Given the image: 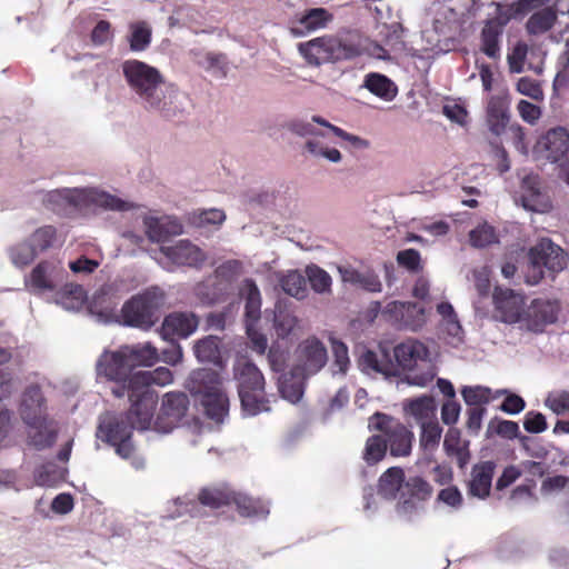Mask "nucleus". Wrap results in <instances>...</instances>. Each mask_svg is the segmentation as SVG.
<instances>
[{"label":"nucleus","mask_w":569,"mask_h":569,"mask_svg":"<svg viewBox=\"0 0 569 569\" xmlns=\"http://www.w3.org/2000/svg\"><path fill=\"white\" fill-rule=\"evenodd\" d=\"M428 357L429 350L422 342L407 339L393 348V359L385 348L379 352L367 350L360 358V365L365 369L391 376L398 369L412 371L420 362H426Z\"/></svg>","instance_id":"f257e3e1"},{"label":"nucleus","mask_w":569,"mask_h":569,"mask_svg":"<svg viewBox=\"0 0 569 569\" xmlns=\"http://www.w3.org/2000/svg\"><path fill=\"white\" fill-rule=\"evenodd\" d=\"M122 73L131 91L146 108L161 110L166 107V94L162 89L164 78L156 67L129 59L122 63Z\"/></svg>","instance_id":"f03ea898"},{"label":"nucleus","mask_w":569,"mask_h":569,"mask_svg":"<svg viewBox=\"0 0 569 569\" xmlns=\"http://www.w3.org/2000/svg\"><path fill=\"white\" fill-rule=\"evenodd\" d=\"M46 398L38 385L26 388L19 408L22 421L37 431L31 437V442L37 449L50 448L57 440L58 431L48 419Z\"/></svg>","instance_id":"7ed1b4c3"},{"label":"nucleus","mask_w":569,"mask_h":569,"mask_svg":"<svg viewBox=\"0 0 569 569\" xmlns=\"http://www.w3.org/2000/svg\"><path fill=\"white\" fill-rule=\"evenodd\" d=\"M164 293L153 287L132 296L120 310L119 322L129 328L149 331L160 319Z\"/></svg>","instance_id":"20e7f679"},{"label":"nucleus","mask_w":569,"mask_h":569,"mask_svg":"<svg viewBox=\"0 0 569 569\" xmlns=\"http://www.w3.org/2000/svg\"><path fill=\"white\" fill-rule=\"evenodd\" d=\"M242 410L248 416L269 411V400L264 392V377L259 368L247 359L238 360L233 368Z\"/></svg>","instance_id":"39448f33"},{"label":"nucleus","mask_w":569,"mask_h":569,"mask_svg":"<svg viewBox=\"0 0 569 569\" xmlns=\"http://www.w3.org/2000/svg\"><path fill=\"white\" fill-rule=\"evenodd\" d=\"M369 429L382 433L392 457L405 458L411 455L415 433L399 419L376 412L369 418Z\"/></svg>","instance_id":"423d86ee"},{"label":"nucleus","mask_w":569,"mask_h":569,"mask_svg":"<svg viewBox=\"0 0 569 569\" xmlns=\"http://www.w3.org/2000/svg\"><path fill=\"white\" fill-rule=\"evenodd\" d=\"M122 346L114 351H104L97 361V375L116 382L111 393L116 398L126 396L127 387L136 371L132 370Z\"/></svg>","instance_id":"0eeeda50"},{"label":"nucleus","mask_w":569,"mask_h":569,"mask_svg":"<svg viewBox=\"0 0 569 569\" xmlns=\"http://www.w3.org/2000/svg\"><path fill=\"white\" fill-rule=\"evenodd\" d=\"M126 395L130 401V407L124 415L128 422L140 431L150 429L152 423L154 425V412L159 401L157 391H146L130 380Z\"/></svg>","instance_id":"6e6552de"},{"label":"nucleus","mask_w":569,"mask_h":569,"mask_svg":"<svg viewBox=\"0 0 569 569\" xmlns=\"http://www.w3.org/2000/svg\"><path fill=\"white\" fill-rule=\"evenodd\" d=\"M190 399L183 391H169L162 396L154 429L167 433L178 427L189 410Z\"/></svg>","instance_id":"1a4fd4ad"},{"label":"nucleus","mask_w":569,"mask_h":569,"mask_svg":"<svg viewBox=\"0 0 569 569\" xmlns=\"http://www.w3.org/2000/svg\"><path fill=\"white\" fill-rule=\"evenodd\" d=\"M299 52L310 64L339 60L346 54V46L336 37L323 36L299 43Z\"/></svg>","instance_id":"9d476101"},{"label":"nucleus","mask_w":569,"mask_h":569,"mask_svg":"<svg viewBox=\"0 0 569 569\" xmlns=\"http://www.w3.org/2000/svg\"><path fill=\"white\" fill-rule=\"evenodd\" d=\"M67 276L60 260H42L30 272L26 286L34 293L54 291Z\"/></svg>","instance_id":"9b49d317"},{"label":"nucleus","mask_w":569,"mask_h":569,"mask_svg":"<svg viewBox=\"0 0 569 569\" xmlns=\"http://www.w3.org/2000/svg\"><path fill=\"white\" fill-rule=\"evenodd\" d=\"M493 306L496 318L505 323L522 321L526 299L522 295L509 288L496 287L493 291Z\"/></svg>","instance_id":"f8f14e48"},{"label":"nucleus","mask_w":569,"mask_h":569,"mask_svg":"<svg viewBox=\"0 0 569 569\" xmlns=\"http://www.w3.org/2000/svg\"><path fill=\"white\" fill-rule=\"evenodd\" d=\"M298 363L293 367V376L317 373L327 362V349L317 338L302 341L297 349Z\"/></svg>","instance_id":"ddd939ff"},{"label":"nucleus","mask_w":569,"mask_h":569,"mask_svg":"<svg viewBox=\"0 0 569 569\" xmlns=\"http://www.w3.org/2000/svg\"><path fill=\"white\" fill-rule=\"evenodd\" d=\"M560 307L557 301L533 299L525 311L522 321L528 330L542 332L548 325L557 321Z\"/></svg>","instance_id":"4468645a"},{"label":"nucleus","mask_w":569,"mask_h":569,"mask_svg":"<svg viewBox=\"0 0 569 569\" xmlns=\"http://www.w3.org/2000/svg\"><path fill=\"white\" fill-rule=\"evenodd\" d=\"M507 17L501 10H498L496 6V14L485 21L480 33V50L489 58L497 59L500 57V40L505 30V27L509 22Z\"/></svg>","instance_id":"2eb2a0df"},{"label":"nucleus","mask_w":569,"mask_h":569,"mask_svg":"<svg viewBox=\"0 0 569 569\" xmlns=\"http://www.w3.org/2000/svg\"><path fill=\"white\" fill-rule=\"evenodd\" d=\"M535 149L551 162L562 160L569 152V131L565 127L551 128L540 137Z\"/></svg>","instance_id":"dca6fc26"},{"label":"nucleus","mask_w":569,"mask_h":569,"mask_svg":"<svg viewBox=\"0 0 569 569\" xmlns=\"http://www.w3.org/2000/svg\"><path fill=\"white\" fill-rule=\"evenodd\" d=\"M198 325V318L193 313L171 312L162 321L160 336L163 340L173 342L177 338H188L197 330Z\"/></svg>","instance_id":"f3484780"},{"label":"nucleus","mask_w":569,"mask_h":569,"mask_svg":"<svg viewBox=\"0 0 569 569\" xmlns=\"http://www.w3.org/2000/svg\"><path fill=\"white\" fill-rule=\"evenodd\" d=\"M332 19V13L325 8L306 9L292 20L290 30L293 36L302 37L326 28Z\"/></svg>","instance_id":"a211bd4d"},{"label":"nucleus","mask_w":569,"mask_h":569,"mask_svg":"<svg viewBox=\"0 0 569 569\" xmlns=\"http://www.w3.org/2000/svg\"><path fill=\"white\" fill-rule=\"evenodd\" d=\"M496 463L487 460L476 463L470 472V480L467 483L468 495L479 499L490 496Z\"/></svg>","instance_id":"6ab92c4d"},{"label":"nucleus","mask_w":569,"mask_h":569,"mask_svg":"<svg viewBox=\"0 0 569 569\" xmlns=\"http://www.w3.org/2000/svg\"><path fill=\"white\" fill-rule=\"evenodd\" d=\"M161 251L178 266L199 268L206 261L204 252L188 240H180L174 246L162 247Z\"/></svg>","instance_id":"aec40b11"},{"label":"nucleus","mask_w":569,"mask_h":569,"mask_svg":"<svg viewBox=\"0 0 569 569\" xmlns=\"http://www.w3.org/2000/svg\"><path fill=\"white\" fill-rule=\"evenodd\" d=\"M396 322L412 330L418 329L425 322V310L415 302L391 301L386 307Z\"/></svg>","instance_id":"412c9836"},{"label":"nucleus","mask_w":569,"mask_h":569,"mask_svg":"<svg viewBox=\"0 0 569 569\" xmlns=\"http://www.w3.org/2000/svg\"><path fill=\"white\" fill-rule=\"evenodd\" d=\"M134 429L136 427H133L131 422H128L126 416H108L100 421L97 437L111 446L127 438H131Z\"/></svg>","instance_id":"4be33fe9"},{"label":"nucleus","mask_w":569,"mask_h":569,"mask_svg":"<svg viewBox=\"0 0 569 569\" xmlns=\"http://www.w3.org/2000/svg\"><path fill=\"white\" fill-rule=\"evenodd\" d=\"M535 253L541 259L543 267L551 273L563 270L567 266V254L550 239H541L535 247Z\"/></svg>","instance_id":"5701e85b"},{"label":"nucleus","mask_w":569,"mask_h":569,"mask_svg":"<svg viewBox=\"0 0 569 569\" xmlns=\"http://www.w3.org/2000/svg\"><path fill=\"white\" fill-rule=\"evenodd\" d=\"M122 348L132 370L137 367H152L160 360L157 347L150 341L124 345Z\"/></svg>","instance_id":"b1692460"},{"label":"nucleus","mask_w":569,"mask_h":569,"mask_svg":"<svg viewBox=\"0 0 569 569\" xmlns=\"http://www.w3.org/2000/svg\"><path fill=\"white\" fill-rule=\"evenodd\" d=\"M443 449L448 457L456 458L459 469H466L470 461L471 453L469 442L461 439L459 429H448L443 440Z\"/></svg>","instance_id":"393cba45"},{"label":"nucleus","mask_w":569,"mask_h":569,"mask_svg":"<svg viewBox=\"0 0 569 569\" xmlns=\"http://www.w3.org/2000/svg\"><path fill=\"white\" fill-rule=\"evenodd\" d=\"M234 499V490L228 485H216L200 489L198 493V501L204 507L210 509H220L226 506L232 505Z\"/></svg>","instance_id":"a878e982"},{"label":"nucleus","mask_w":569,"mask_h":569,"mask_svg":"<svg viewBox=\"0 0 569 569\" xmlns=\"http://www.w3.org/2000/svg\"><path fill=\"white\" fill-rule=\"evenodd\" d=\"M117 305L118 301L113 287L104 284L93 295L89 309L98 317L108 320L114 316Z\"/></svg>","instance_id":"bb28decb"},{"label":"nucleus","mask_w":569,"mask_h":569,"mask_svg":"<svg viewBox=\"0 0 569 569\" xmlns=\"http://www.w3.org/2000/svg\"><path fill=\"white\" fill-rule=\"evenodd\" d=\"M487 121L492 133L500 136L505 131L509 122L508 101L505 97L492 96L490 98Z\"/></svg>","instance_id":"cd10ccee"},{"label":"nucleus","mask_w":569,"mask_h":569,"mask_svg":"<svg viewBox=\"0 0 569 569\" xmlns=\"http://www.w3.org/2000/svg\"><path fill=\"white\" fill-rule=\"evenodd\" d=\"M405 411L412 416L419 426L437 421V406L433 397L421 396L405 403Z\"/></svg>","instance_id":"c85d7f7f"},{"label":"nucleus","mask_w":569,"mask_h":569,"mask_svg":"<svg viewBox=\"0 0 569 569\" xmlns=\"http://www.w3.org/2000/svg\"><path fill=\"white\" fill-rule=\"evenodd\" d=\"M405 471L401 467L388 468L379 478L378 493L389 500L396 499L398 492L405 487Z\"/></svg>","instance_id":"c756f323"},{"label":"nucleus","mask_w":569,"mask_h":569,"mask_svg":"<svg viewBox=\"0 0 569 569\" xmlns=\"http://www.w3.org/2000/svg\"><path fill=\"white\" fill-rule=\"evenodd\" d=\"M133 385L146 391H154L151 386L164 387L173 382V373L167 367H158L151 371H136L131 378Z\"/></svg>","instance_id":"7c9ffc66"},{"label":"nucleus","mask_w":569,"mask_h":569,"mask_svg":"<svg viewBox=\"0 0 569 569\" xmlns=\"http://www.w3.org/2000/svg\"><path fill=\"white\" fill-rule=\"evenodd\" d=\"M147 236L153 242H164L170 236L180 234L182 224L177 220L162 221L158 218L146 220Z\"/></svg>","instance_id":"2f4dec72"},{"label":"nucleus","mask_w":569,"mask_h":569,"mask_svg":"<svg viewBox=\"0 0 569 569\" xmlns=\"http://www.w3.org/2000/svg\"><path fill=\"white\" fill-rule=\"evenodd\" d=\"M507 393V390H492L483 386H466L461 389V396L469 408L483 407L491 400Z\"/></svg>","instance_id":"473e14b6"},{"label":"nucleus","mask_w":569,"mask_h":569,"mask_svg":"<svg viewBox=\"0 0 569 569\" xmlns=\"http://www.w3.org/2000/svg\"><path fill=\"white\" fill-rule=\"evenodd\" d=\"M203 406L207 416L210 419L220 422L228 413L229 399L221 391L212 389V391L206 393Z\"/></svg>","instance_id":"72a5a7b5"},{"label":"nucleus","mask_w":569,"mask_h":569,"mask_svg":"<svg viewBox=\"0 0 569 569\" xmlns=\"http://www.w3.org/2000/svg\"><path fill=\"white\" fill-rule=\"evenodd\" d=\"M365 87L375 96L390 101L397 94V88L395 83L383 74L369 73L365 80Z\"/></svg>","instance_id":"f704fd0d"},{"label":"nucleus","mask_w":569,"mask_h":569,"mask_svg":"<svg viewBox=\"0 0 569 569\" xmlns=\"http://www.w3.org/2000/svg\"><path fill=\"white\" fill-rule=\"evenodd\" d=\"M557 20V10L552 7L535 12L527 21L526 29L530 34H541L549 31Z\"/></svg>","instance_id":"c9c22d12"},{"label":"nucleus","mask_w":569,"mask_h":569,"mask_svg":"<svg viewBox=\"0 0 569 569\" xmlns=\"http://www.w3.org/2000/svg\"><path fill=\"white\" fill-rule=\"evenodd\" d=\"M238 262L237 261H228L220 267L216 269V281L212 284L214 288V291L212 293V297L208 298L209 303H216L223 300V297L228 295L230 290V281L226 279L224 277L229 273H232L234 269L237 268Z\"/></svg>","instance_id":"e433bc0d"},{"label":"nucleus","mask_w":569,"mask_h":569,"mask_svg":"<svg viewBox=\"0 0 569 569\" xmlns=\"http://www.w3.org/2000/svg\"><path fill=\"white\" fill-rule=\"evenodd\" d=\"M218 337L208 336L194 345V355L200 362L220 363L221 353Z\"/></svg>","instance_id":"4c0bfd02"},{"label":"nucleus","mask_w":569,"mask_h":569,"mask_svg":"<svg viewBox=\"0 0 569 569\" xmlns=\"http://www.w3.org/2000/svg\"><path fill=\"white\" fill-rule=\"evenodd\" d=\"M442 436V428L437 421L422 423L420 426L419 446L428 455H432L439 447Z\"/></svg>","instance_id":"58836bf2"},{"label":"nucleus","mask_w":569,"mask_h":569,"mask_svg":"<svg viewBox=\"0 0 569 569\" xmlns=\"http://www.w3.org/2000/svg\"><path fill=\"white\" fill-rule=\"evenodd\" d=\"M308 376H293V368L290 375H284L279 383V391L282 398L289 400L292 403L298 402L303 395V379Z\"/></svg>","instance_id":"ea45409f"},{"label":"nucleus","mask_w":569,"mask_h":569,"mask_svg":"<svg viewBox=\"0 0 569 569\" xmlns=\"http://www.w3.org/2000/svg\"><path fill=\"white\" fill-rule=\"evenodd\" d=\"M432 492V486L420 476L409 477L401 491L403 497H410L420 502L429 500Z\"/></svg>","instance_id":"a19ab883"},{"label":"nucleus","mask_w":569,"mask_h":569,"mask_svg":"<svg viewBox=\"0 0 569 569\" xmlns=\"http://www.w3.org/2000/svg\"><path fill=\"white\" fill-rule=\"evenodd\" d=\"M387 451L388 447L382 433L372 435L366 441L362 458L369 466H373L386 457Z\"/></svg>","instance_id":"79ce46f5"},{"label":"nucleus","mask_w":569,"mask_h":569,"mask_svg":"<svg viewBox=\"0 0 569 569\" xmlns=\"http://www.w3.org/2000/svg\"><path fill=\"white\" fill-rule=\"evenodd\" d=\"M282 290L297 299H303L307 296L306 278L297 270L289 271L280 279Z\"/></svg>","instance_id":"37998d69"},{"label":"nucleus","mask_w":569,"mask_h":569,"mask_svg":"<svg viewBox=\"0 0 569 569\" xmlns=\"http://www.w3.org/2000/svg\"><path fill=\"white\" fill-rule=\"evenodd\" d=\"M129 44L134 52L144 51L151 43V29L146 22L130 24Z\"/></svg>","instance_id":"c03bdc74"},{"label":"nucleus","mask_w":569,"mask_h":569,"mask_svg":"<svg viewBox=\"0 0 569 569\" xmlns=\"http://www.w3.org/2000/svg\"><path fill=\"white\" fill-rule=\"evenodd\" d=\"M247 298H246V321L254 325L260 319L261 298L260 291L252 280H247Z\"/></svg>","instance_id":"a18cd8bd"},{"label":"nucleus","mask_w":569,"mask_h":569,"mask_svg":"<svg viewBox=\"0 0 569 569\" xmlns=\"http://www.w3.org/2000/svg\"><path fill=\"white\" fill-rule=\"evenodd\" d=\"M57 240V230L52 226L38 228L30 237V243L37 253L43 252L53 247Z\"/></svg>","instance_id":"49530a36"},{"label":"nucleus","mask_w":569,"mask_h":569,"mask_svg":"<svg viewBox=\"0 0 569 569\" xmlns=\"http://www.w3.org/2000/svg\"><path fill=\"white\" fill-rule=\"evenodd\" d=\"M59 299L67 309L79 308L86 299V291L80 284L66 283L59 292Z\"/></svg>","instance_id":"de8ad7c7"},{"label":"nucleus","mask_w":569,"mask_h":569,"mask_svg":"<svg viewBox=\"0 0 569 569\" xmlns=\"http://www.w3.org/2000/svg\"><path fill=\"white\" fill-rule=\"evenodd\" d=\"M306 273L311 288L316 292L325 293L330 291L332 280L326 270L316 264H311L307 267Z\"/></svg>","instance_id":"09e8293b"},{"label":"nucleus","mask_w":569,"mask_h":569,"mask_svg":"<svg viewBox=\"0 0 569 569\" xmlns=\"http://www.w3.org/2000/svg\"><path fill=\"white\" fill-rule=\"evenodd\" d=\"M547 0H518L507 7L497 3L498 10H501L509 20L523 17L533 9L541 7Z\"/></svg>","instance_id":"8fccbe9b"},{"label":"nucleus","mask_w":569,"mask_h":569,"mask_svg":"<svg viewBox=\"0 0 569 569\" xmlns=\"http://www.w3.org/2000/svg\"><path fill=\"white\" fill-rule=\"evenodd\" d=\"M274 329L281 338L289 336L297 326V318L287 308L277 307L273 318Z\"/></svg>","instance_id":"3c124183"},{"label":"nucleus","mask_w":569,"mask_h":569,"mask_svg":"<svg viewBox=\"0 0 569 569\" xmlns=\"http://www.w3.org/2000/svg\"><path fill=\"white\" fill-rule=\"evenodd\" d=\"M90 200L101 208L114 211H127L131 208L128 202L104 191H91Z\"/></svg>","instance_id":"603ef678"},{"label":"nucleus","mask_w":569,"mask_h":569,"mask_svg":"<svg viewBox=\"0 0 569 569\" xmlns=\"http://www.w3.org/2000/svg\"><path fill=\"white\" fill-rule=\"evenodd\" d=\"M529 262L525 270V282L529 286L538 284L545 277V267L541 258L535 253V248L529 250Z\"/></svg>","instance_id":"864d4df0"},{"label":"nucleus","mask_w":569,"mask_h":569,"mask_svg":"<svg viewBox=\"0 0 569 569\" xmlns=\"http://www.w3.org/2000/svg\"><path fill=\"white\" fill-rule=\"evenodd\" d=\"M9 254L13 264L24 267L33 261L38 253L30 242H21L11 247Z\"/></svg>","instance_id":"5fc2aeb1"},{"label":"nucleus","mask_w":569,"mask_h":569,"mask_svg":"<svg viewBox=\"0 0 569 569\" xmlns=\"http://www.w3.org/2000/svg\"><path fill=\"white\" fill-rule=\"evenodd\" d=\"M470 243L477 248H485L496 241L495 228L488 223L478 226L469 233Z\"/></svg>","instance_id":"6e6d98bb"},{"label":"nucleus","mask_w":569,"mask_h":569,"mask_svg":"<svg viewBox=\"0 0 569 569\" xmlns=\"http://www.w3.org/2000/svg\"><path fill=\"white\" fill-rule=\"evenodd\" d=\"M545 406L557 416L569 413V391L550 392L545 399Z\"/></svg>","instance_id":"4d7b16f0"},{"label":"nucleus","mask_w":569,"mask_h":569,"mask_svg":"<svg viewBox=\"0 0 569 569\" xmlns=\"http://www.w3.org/2000/svg\"><path fill=\"white\" fill-rule=\"evenodd\" d=\"M488 433H497L506 439H515L519 435V426L515 421L492 419L488 425Z\"/></svg>","instance_id":"13d9d810"},{"label":"nucleus","mask_w":569,"mask_h":569,"mask_svg":"<svg viewBox=\"0 0 569 569\" xmlns=\"http://www.w3.org/2000/svg\"><path fill=\"white\" fill-rule=\"evenodd\" d=\"M312 121L329 128L335 133V136L349 141L353 147H356L358 149L367 148L369 146L367 140L361 139L358 136L348 133L347 131L342 130L339 127L331 124L330 122H328L327 120H325L321 117L315 116V117H312Z\"/></svg>","instance_id":"bf43d9fd"},{"label":"nucleus","mask_w":569,"mask_h":569,"mask_svg":"<svg viewBox=\"0 0 569 569\" xmlns=\"http://www.w3.org/2000/svg\"><path fill=\"white\" fill-rule=\"evenodd\" d=\"M232 505H236L238 512L244 517L256 516L261 511V506L257 500L236 491Z\"/></svg>","instance_id":"052dcab7"},{"label":"nucleus","mask_w":569,"mask_h":569,"mask_svg":"<svg viewBox=\"0 0 569 569\" xmlns=\"http://www.w3.org/2000/svg\"><path fill=\"white\" fill-rule=\"evenodd\" d=\"M397 262L411 272H418L421 269L420 252L411 248L401 250L397 253Z\"/></svg>","instance_id":"680f3d73"},{"label":"nucleus","mask_w":569,"mask_h":569,"mask_svg":"<svg viewBox=\"0 0 569 569\" xmlns=\"http://www.w3.org/2000/svg\"><path fill=\"white\" fill-rule=\"evenodd\" d=\"M527 54V43L520 41L513 47L511 53L508 54V64L511 72L520 73L523 71Z\"/></svg>","instance_id":"e2e57ef3"},{"label":"nucleus","mask_w":569,"mask_h":569,"mask_svg":"<svg viewBox=\"0 0 569 569\" xmlns=\"http://www.w3.org/2000/svg\"><path fill=\"white\" fill-rule=\"evenodd\" d=\"M530 179L527 178L523 180V188L526 189L525 193L522 194V203L526 209H529L531 211H541L542 210V202L541 198L542 194L540 193L539 189L530 186L527 187Z\"/></svg>","instance_id":"0e129e2a"},{"label":"nucleus","mask_w":569,"mask_h":569,"mask_svg":"<svg viewBox=\"0 0 569 569\" xmlns=\"http://www.w3.org/2000/svg\"><path fill=\"white\" fill-rule=\"evenodd\" d=\"M350 280L370 292H380L382 288L379 277L372 272L355 271Z\"/></svg>","instance_id":"69168bd1"},{"label":"nucleus","mask_w":569,"mask_h":569,"mask_svg":"<svg viewBox=\"0 0 569 569\" xmlns=\"http://www.w3.org/2000/svg\"><path fill=\"white\" fill-rule=\"evenodd\" d=\"M437 501H440L453 509H459L463 505V497L458 487L449 486L438 492Z\"/></svg>","instance_id":"338daca9"},{"label":"nucleus","mask_w":569,"mask_h":569,"mask_svg":"<svg viewBox=\"0 0 569 569\" xmlns=\"http://www.w3.org/2000/svg\"><path fill=\"white\" fill-rule=\"evenodd\" d=\"M546 417L541 412L528 411L523 419V428L530 433H541L547 429Z\"/></svg>","instance_id":"774afa93"}]
</instances>
